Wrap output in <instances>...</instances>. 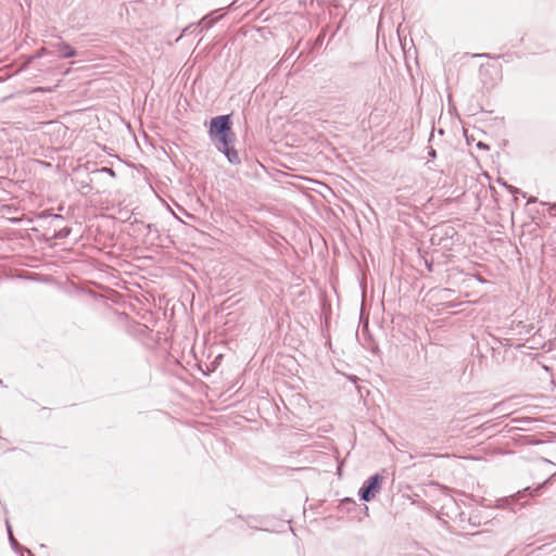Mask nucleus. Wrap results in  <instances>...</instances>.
I'll return each mask as SVG.
<instances>
[{
  "mask_svg": "<svg viewBox=\"0 0 556 556\" xmlns=\"http://www.w3.org/2000/svg\"><path fill=\"white\" fill-rule=\"evenodd\" d=\"M381 477L379 475L372 476L368 480V484L362 490V500L369 502L380 490Z\"/></svg>",
  "mask_w": 556,
  "mask_h": 556,
  "instance_id": "nucleus-2",
  "label": "nucleus"
},
{
  "mask_svg": "<svg viewBox=\"0 0 556 556\" xmlns=\"http://www.w3.org/2000/svg\"><path fill=\"white\" fill-rule=\"evenodd\" d=\"M58 51L63 58H72L75 55V50L67 43H60Z\"/></svg>",
  "mask_w": 556,
  "mask_h": 556,
  "instance_id": "nucleus-4",
  "label": "nucleus"
},
{
  "mask_svg": "<svg viewBox=\"0 0 556 556\" xmlns=\"http://www.w3.org/2000/svg\"><path fill=\"white\" fill-rule=\"evenodd\" d=\"M210 136L217 141V146L232 143L235 134L231 130L229 115H222L212 118L210 123Z\"/></svg>",
  "mask_w": 556,
  "mask_h": 556,
  "instance_id": "nucleus-1",
  "label": "nucleus"
},
{
  "mask_svg": "<svg viewBox=\"0 0 556 556\" xmlns=\"http://www.w3.org/2000/svg\"><path fill=\"white\" fill-rule=\"evenodd\" d=\"M231 143L217 146L218 150L225 153L230 163H239V155L235 149L230 147Z\"/></svg>",
  "mask_w": 556,
  "mask_h": 556,
  "instance_id": "nucleus-3",
  "label": "nucleus"
}]
</instances>
